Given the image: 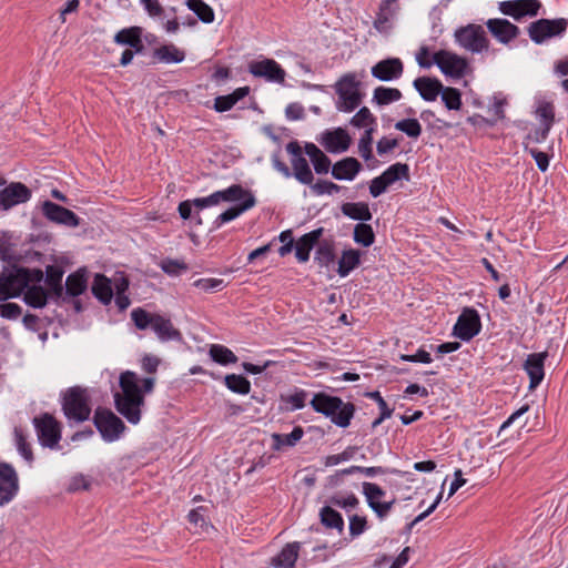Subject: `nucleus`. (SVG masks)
Masks as SVG:
<instances>
[{
	"label": "nucleus",
	"instance_id": "4d7b16f0",
	"mask_svg": "<svg viewBox=\"0 0 568 568\" xmlns=\"http://www.w3.org/2000/svg\"><path fill=\"white\" fill-rule=\"evenodd\" d=\"M329 504L346 510L354 509L358 506V498L351 494L347 497H343L341 495H334L329 498Z\"/></svg>",
	"mask_w": 568,
	"mask_h": 568
},
{
	"label": "nucleus",
	"instance_id": "1a4fd4ad",
	"mask_svg": "<svg viewBox=\"0 0 568 568\" xmlns=\"http://www.w3.org/2000/svg\"><path fill=\"white\" fill-rule=\"evenodd\" d=\"M568 28V21L564 18L539 19L528 27V34L536 44L545 42L547 39L561 36Z\"/></svg>",
	"mask_w": 568,
	"mask_h": 568
},
{
	"label": "nucleus",
	"instance_id": "c85d7f7f",
	"mask_svg": "<svg viewBox=\"0 0 568 568\" xmlns=\"http://www.w3.org/2000/svg\"><path fill=\"white\" fill-rule=\"evenodd\" d=\"M142 30L139 27H131L128 29H122L119 31L114 41L119 44H125L130 48L134 49L135 52H142L144 49L142 39H141Z\"/></svg>",
	"mask_w": 568,
	"mask_h": 568
},
{
	"label": "nucleus",
	"instance_id": "393cba45",
	"mask_svg": "<svg viewBox=\"0 0 568 568\" xmlns=\"http://www.w3.org/2000/svg\"><path fill=\"white\" fill-rule=\"evenodd\" d=\"M362 170L361 162L352 156L337 161L332 168V175L336 180L352 181Z\"/></svg>",
	"mask_w": 568,
	"mask_h": 568
},
{
	"label": "nucleus",
	"instance_id": "ddd939ff",
	"mask_svg": "<svg viewBox=\"0 0 568 568\" xmlns=\"http://www.w3.org/2000/svg\"><path fill=\"white\" fill-rule=\"evenodd\" d=\"M481 328L480 317L476 310L465 307L454 326V335L463 341H469Z\"/></svg>",
	"mask_w": 568,
	"mask_h": 568
},
{
	"label": "nucleus",
	"instance_id": "a19ab883",
	"mask_svg": "<svg viewBox=\"0 0 568 568\" xmlns=\"http://www.w3.org/2000/svg\"><path fill=\"white\" fill-rule=\"evenodd\" d=\"M321 523L327 528H334L342 531L344 528V520L342 515L333 509L331 506H324L320 513Z\"/></svg>",
	"mask_w": 568,
	"mask_h": 568
},
{
	"label": "nucleus",
	"instance_id": "37998d69",
	"mask_svg": "<svg viewBox=\"0 0 568 568\" xmlns=\"http://www.w3.org/2000/svg\"><path fill=\"white\" fill-rule=\"evenodd\" d=\"M381 176L385 180V182L390 185L400 179L408 180L409 179V168L406 163H395L392 164L387 170H385Z\"/></svg>",
	"mask_w": 568,
	"mask_h": 568
},
{
	"label": "nucleus",
	"instance_id": "3c124183",
	"mask_svg": "<svg viewBox=\"0 0 568 568\" xmlns=\"http://www.w3.org/2000/svg\"><path fill=\"white\" fill-rule=\"evenodd\" d=\"M13 433H14L16 445H17L19 453L28 463H32L33 462V453H32L30 444L27 442V437H26L24 433L22 432L21 428H18V427L14 428Z\"/></svg>",
	"mask_w": 568,
	"mask_h": 568
},
{
	"label": "nucleus",
	"instance_id": "423d86ee",
	"mask_svg": "<svg viewBox=\"0 0 568 568\" xmlns=\"http://www.w3.org/2000/svg\"><path fill=\"white\" fill-rule=\"evenodd\" d=\"M335 91L338 95L337 109L343 112L354 111L362 102V95L358 91V82L352 73L344 74L335 84Z\"/></svg>",
	"mask_w": 568,
	"mask_h": 568
},
{
	"label": "nucleus",
	"instance_id": "4c0bfd02",
	"mask_svg": "<svg viewBox=\"0 0 568 568\" xmlns=\"http://www.w3.org/2000/svg\"><path fill=\"white\" fill-rule=\"evenodd\" d=\"M155 59L164 63H180L185 59L184 51L174 44H164L156 48L153 52Z\"/></svg>",
	"mask_w": 568,
	"mask_h": 568
},
{
	"label": "nucleus",
	"instance_id": "338daca9",
	"mask_svg": "<svg viewBox=\"0 0 568 568\" xmlns=\"http://www.w3.org/2000/svg\"><path fill=\"white\" fill-rule=\"evenodd\" d=\"M397 146H398L397 139H389V138L383 136L377 142L376 150L379 155H384V154L393 151Z\"/></svg>",
	"mask_w": 568,
	"mask_h": 568
},
{
	"label": "nucleus",
	"instance_id": "e433bc0d",
	"mask_svg": "<svg viewBox=\"0 0 568 568\" xmlns=\"http://www.w3.org/2000/svg\"><path fill=\"white\" fill-rule=\"evenodd\" d=\"M361 263V253L358 250L349 248L345 250L342 253V256L338 261L337 273L339 276H347L355 267H357Z\"/></svg>",
	"mask_w": 568,
	"mask_h": 568
},
{
	"label": "nucleus",
	"instance_id": "8fccbe9b",
	"mask_svg": "<svg viewBox=\"0 0 568 568\" xmlns=\"http://www.w3.org/2000/svg\"><path fill=\"white\" fill-rule=\"evenodd\" d=\"M395 129L417 139L422 134V125L417 119H404L395 123Z\"/></svg>",
	"mask_w": 568,
	"mask_h": 568
},
{
	"label": "nucleus",
	"instance_id": "412c9836",
	"mask_svg": "<svg viewBox=\"0 0 568 568\" xmlns=\"http://www.w3.org/2000/svg\"><path fill=\"white\" fill-rule=\"evenodd\" d=\"M486 27L493 37L503 44H508L520 33L519 28L507 19H489Z\"/></svg>",
	"mask_w": 568,
	"mask_h": 568
},
{
	"label": "nucleus",
	"instance_id": "9b49d317",
	"mask_svg": "<svg viewBox=\"0 0 568 568\" xmlns=\"http://www.w3.org/2000/svg\"><path fill=\"white\" fill-rule=\"evenodd\" d=\"M433 62L444 74L456 79L464 77L468 69V61L465 58L446 50L435 52Z\"/></svg>",
	"mask_w": 568,
	"mask_h": 568
},
{
	"label": "nucleus",
	"instance_id": "cd10ccee",
	"mask_svg": "<svg viewBox=\"0 0 568 568\" xmlns=\"http://www.w3.org/2000/svg\"><path fill=\"white\" fill-rule=\"evenodd\" d=\"M63 270L57 265L45 267V283L52 297L59 300L63 297L64 288L62 285Z\"/></svg>",
	"mask_w": 568,
	"mask_h": 568
},
{
	"label": "nucleus",
	"instance_id": "5fc2aeb1",
	"mask_svg": "<svg viewBox=\"0 0 568 568\" xmlns=\"http://www.w3.org/2000/svg\"><path fill=\"white\" fill-rule=\"evenodd\" d=\"M375 123V118L368 108H361L357 113L351 119V124L355 128H366Z\"/></svg>",
	"mask_w": 568,
	"mask_h": 568
},
{
	"label": "nucleus",
	"instance_id": "f257e3e1",
	"mask_svg": "<svg viewBox=\"0 0 568 568\" xmlns=\"http://www.w3.org/2000/svg\"><path fill=\"white\" fill-rule=\"evenodd\" d=\"M121 393L114 394L116 410L131 424L136 425L141 420V407L144 405V394L153 390L155 379L145 377L142 379V388L134 372L125 371L119 381Z\"/></svg>",
	"mask_w": 568,
	"mask_h": 568
},
{
	"label": "nucleus",
	"instance_id": "79ce46f5",
	"mask_svg": "<svg viewBox=\"0 0 568 568\" xmlns=\"http://www.w3.org/2000/svg\"><path fill=\"white\" fill-rule=\"evenodd\" d=\"M209 353L211 358L221 365L235 364L237 362V356L230 348L220 344L211 345Z\"/></svg>",
	"mask_w": 568,
	"mask_h": 568
},
{
	"label": "nucleus",
	"instance_id": "052dcab7",
	"mask_svg": "<svg viewBox=\"0 0 568 568\" xmlns=\"http://www.w3.org/2000/svg\"><path fill=\"white\" fill-rule=\"evenodd\" d=\"M311 189L315 194L322 195L338 192L341 186L331 181L318 180L316 183L311 184Z\"/></svg>",
	"mask_w": 568,
	"mask_h": 568
},
{
	"label": "nucleus",
	"instance_id": "9d476101",
	"mask_svg": "<svg viewBox=\"0 0 568 568\" xmlns=\"http://www.w3.org/2000/svg\"><path fill=\"white\" fill-rule=\"evenodd\" d=\"M27 274L24 267L7 270L0 273V302L18 297L22 294L28 286Z\"/></svg>",
	"mask_w": 568,
	"mask_h": 568
},
{
	"label": "nucleus",
	"instance_id": "c03bdc74",
	"mask_svg": "<svg viewBox=\"0 0 568 568\" xmlns=\"http://www.w3.org/2000/svg\"><path fill=\"white\" fill-rule=\"evenodd\" d=\"M353 239L355 243L368 247L375 242V233L369 224L357 223L354 227Z\"/></svg>",
	"mask_w": 568,
	"mask_h": 568
},
{
	"label": "nucleus",
	"instance_id": "2f4dec72",
	"mask_svg": "<svg viewBox=\"0 0 568 568\" xmlns=\"http://www.w3.org/2000/svg\"><path fill=\"white\" fill-rule=\"evenodd\" d=\"M255 197L253 194H248L247 199L245 201H242L241 203H237L236 205L227 209L223 213H221L216 220L214 221V224L216 227H220L222 224L233 221L236 217H239L242 213L250 210L255 205Z\"/></svg>",
	"mask_w": 568,
	"mask_h": 568
},
{
	"label": "nucleus",
	"instance_id": "e2e57ef3",
	"mask_svg": "<svg viewBox=\"0 0 568 568\" xmlns=\"http://www.w3.org/2000/svg\"><path fill=\"white\" fill-rule=\"evenodd\" d=\"M21 313V307L16 303H4L0 305V316L3 318L16 320Z\"/></svg>",
	"mask_w": 568,
	"mask_h": 568
},
{
	"label": "nucleus",
	"instance_id": "b1692460",
	"mask_svg": "<svg viewBox=\"0 0 568 568\" xmlns=\"http://www.w3.org/2000/svg\"><path fill=\"white\" fill-rule=\"evenodd\" d=\"M324 233L323 227L315 229L304 235H302L295 244V256L298 262L305 263L310 258V253L313 247L320 242Z\"/></svg>",
	"mask_w": 568,
	"mask_h": 568
},
{
	"label": "nucleus",
	"instance_id": "20e7f679",
	"mask_svg": "<svg viewBox=\"0 0 568 568\" xmlns=\"http://www.w3.org/2000/svg\"><path fill=\"white\" fill-rule=\"evenodd\" d=\"M62 410L68 420L83 423L90 418V397L85 388L73 386L62 396Z\"/></svg>",
	"mask_w": 568,
	"mask_h": 568
},
{
	"label": "nucleus",
	"instance_id": "f704fd0d",
	"mask_svg": "<svg viewBox=\"0 0 568 568\" xmlns=\"http://www.w3.org/2000/svg\"><path fill=\"white\" fill-rule=\"evenodd\" d=\"M341 210L345 216L361 221V223L372 220L369 206L365 202H347L342 205Z\"/></svg>",
	"mask_w": 568,
	"mask_h": 568
},
{
	"label": "nucleus",
	"instance_id": "f3484780",
	"mask_svg": "<svg viewBox=\"0 0 568 568\" xmlns=\"http://www.w3.org/2000/svg\"><path fill=\"white\" fill-rule=\"evenodd\" d=\"M31 197V191L21 182H12L0 191V209L8 211L11 207L26 203Z\"/></svg>",
	"mask_w": 568,
	"mask_h": 568
},
{
	"label": "nucleus",
	"instance_id": "c9c22d12",
	"mask_svg": "<svg viewBox=\"0 0 568 568\" xmlns=\"http://www.w3.org/2000/svg\"><path fill=\"white\" fill-rule=\"evenodd\" d=\"M87 290V274L85 270H78L71 273L65 281V294L68 296H79Z\"/></svg>",
	"mask_w": 568,
	"mask_h": 568
},
{
	"label": "nucleus",
	"instance_id": "ea45409f",
	"mask_svg": "<svg viewBox=\"0 0 568 568\" xmlns=\"http://www.w3.org/2000/svg\"><path fill=\"white\" fill-rule=\"evenodd\" d=\"M402 92L396 88L377 87L373 93V102L378 105H387L402 99Z\"/></svg>",
	"mask_w": 568,
	"mask_h": 568
},
{
	"label": "nucleus",
	"instance_id": "6ab92c4d",
	"mask_svg": "<svg viewBox=\"0 0 568 568\" xmlns=\"http://www.w3.org/2000/svg\"><path fill=\"white\" fill-rule=\"evenodd\" d=\"M1 496L0 506L10 503L19 490V479L14 468L8 463H0Z\"/></svg>",
	"mask_w": 568,
	"mask_h": 568
},
{
	"label": "nucleus",
	"instance_id": "5701e85b",
	"mask_svg": "<svg viewBox=\"0 0 568 568\" xmlns=\"http://www.w3.org/2000/svg\"><path fill=\"white\" fill-rule=\"evenodd\" d=\"M321 144L329 153H341L349 148L351 138L345 130L338 128L334 131H325Z\"/></svg>",
	"mask_w": 568,
	"mask_h": 568
},
{
	"label": "nucleus",
	"instance_id": "09e8293b",
	"mask_svg": "<svg viewBox=\"0 0 568 568\" xmlns=\"http://www.w3.org/2000/svg\"><path fill=\"white\" fill-rule=\"evenodd\" d=\"M223 202L229 203H241L245 201L248 194H252L250 191L244 190L240 184H233L230 187L222 190Z\"/></svg>",
	"mask_w": 568,
	"mask_h": 568
},
{
	"label": "nucleus",
	"instance_id": "473e14b6",
	"mask_svg": "<svg viewBox=\"0 0 568 568\" xmlns=\"http://www.w3.org/2000/svg\"><path fill=\"white\" fill-rule=\"evenodd\" d=\"M300 544H287L281 552L273 558L272 565L276 568H294L298 557Z\"/></svg>",
	"mask_w": 568,
	"mask_h": 568
},
{
	"label": "nucleus",
	"instance_id": "39448f33",
	"mask_svg": "<svg viewBox=\"0 0 568 568\" xmlns=\"http://www.w3.org/2000/svg\"><path fill=\"white\" fill-rule=\"evenodd\" d=\"M455 41L471 53H483L489 49V40L480 24L469 23L455 31Z\"/></svg>",
	"mask_w": 568,
	"mask_h": 568
},
{
	"label": "nucleus",
	"instance_id": "680f3d73",
	"mask_svg": "<svg viewBox=\"0 0 568 568\" xmlns=\"http://www.w3.org/2000/svg\"><path fill=\"white\" fill-rule=\"evenodd\" d=\"M366 525H367V521H366L365 517H362L358 515L351 516L349 517V534H351V536L356 537V536H359L361 534H363L366 529Z\"/></svg>",
	"mask_w": 568,
	"mask_h": 568
},
{
	"label": "nucleus",
	"instance_id": "0eeeda50",
	"mask_svg": "<svg viewBox=\"0 0 568 568\" xmlns=\"http://www.w3.org/2000/svg\"><path fill=\"white\" fill-rule=\"evenodd\" d=\"M33 425L39 442L43 447H48L50 449L58 447L59 442L61 440V424L53 415L43 413L33 418Z\"/></svg>",
	"mask_w": 568,
	"mask_h": 568
},
{
	"label": "nucleus",
	"instance_id": "864d4df0",
	"mask_svg": "<svg viewBox=\"0 0 568 568\" xmlns=\"http://www.w3.org/2000/svg\"><path fill=\"white\" fill-rule=\"evenodd\" d=\"M186 7L191 11H193L202 22L212 23L214 21V11L205 2L197 3V4L196 3H186Z\"/></svg>",
	"mask_w": 568,
	"mask_h": 568
},
{
	"label": "nucleus",
	"instance_id": "58836bf2",
	"mask_svg": "<svg viewBox=\"0 0 568 568\" xmlns=\"http://www.w3.org/2000/svg\"><path fill=\"white\" fill-rule=\"evenodd\" d=\"M304 435V430L301 426H296L293 428V430L287 435L282 434H273L272 440H273V449L280 450L284 446H294Z\"/></svg>",
	"mask_w": 568,
	"mask_h": 568
},
{
	"label": "nucleus",
	"instance_id": "13d9d810",
	"mask_svg": "<svg viewBox=\"0 0 568 568\" xmlns=\"http://www.w3.org/2000/svg\"><path fill=\"white\" fill-rule=\"evenodd\" d=\"M193 285L203 292H219L224 287V282L221 278H200Z\"/></svg>",
	"mask_w": 568,
	"mask_h": 568
},
{
	"label": "nucleus",
	"instance_id": "a211bd4d",
	"mask_svg": "<svg viewBox=\"0 0 568 568\" xmlns=\"http://www.w3.org/2000/svg\"><path fill=\"white\" fill-rule=\"evenodd\" d=\"M42 213L49 221L57 224L69 227H77L80 225V219L71 210L51 201L43 202Z\"/></svg>",
	"mask_w": 568,
	"mask_h": 568
},
{
	"label": "nucleus",
	"instance_id": "bf43d9fd",
	"mask_svg": "<svg viewBox=\"0 0 568 568\" xmlns=\"http://www.w3.org/2000/svg\"><path fill=\"white\" fill-rule=\"evenodd\" d=\"M356 449H357L356 447L349 446L341 454L329 455L325 458L324 464H325V466L331 467V466L338 465L342 462H347L354 457Z\"/></svg>",
	"mask_w": 568,
	"mask_h": 568
},
{
	"label": "nucleus",
	"instance_id": "49530a36",
	"mask_svg": "<svg viewBox=\"0 0 568 568\" xmlns=\"http://www.w3.org/2000/svg\"><path fill=\"white\" fill-rule=\"evenodd\" d=\"M226 387L233 393L246 395L251 390V383L242 375L229 374L224 378Z\"/></svg>",
	"mask_w": 568,
	"mask_h": 568
},
{
	"label": "nucleus",
	"instance_id": "69168bd1",
	"mask_svg": "<svg viewBox=\"0 0 568 568\" xmlns=\"http://www.w3.org/2000/svg\"><path fill=\"white\" fill-rule=\"evenodd\" d=\"M314 170L317 174H326L329 171L331 166V160L323 152L320 154V156H316L312 160Z\"/></svg>",
	"mask_w": 568,
	"mask_h": 568
},
{
	"label": "nucleus",
	"instance_id": "c756f323",
	"mask_svg": "<svg viewBox=\"0 0 568 568\" xmlns=\"http://www.w3.org/2000/svg\"><path fill=\"white\" fill-rule=\"evenodd\" d=\"M536 115L541 123L540 138L547 139L555 122V106L551 102L541 101L536 109Z\"/></svg>",
	"mask_w": 568,
	"mask_h": 568
},
{
	"label": "nucleus",
	"instance_id": "a18cd8bd",
	"mask_svg": "<svg viewBox=\"0 0 568 568\" xmlns=\"http://www.w3.org/2000/svg\"><path fill=\"white\" fill-rule=\"evenodd\" d=\"M335 252H334V243L332 241H322L315 253V261L322 267H327L332 262H334Z\"/></svg>",
	"mask_w": 568,
	"mask_h": 568
},
{
	"label": "nucleus",
	"instance_id": "dca6fc26",
	"mask_svg": "<svg viewBox=\"0 0 568 568\" xmlns=\"http://www.w3.org/2000/svg\"><path fill=\"white\" fill-rule=\"evenodd\" d=\"M248 71L255 78H263L274 83H284L286 77L285 70L273 59L252 61L248 64Z\"/></svg>",
	"mask_w": 568,
	"mask_h": 568
},
{
	"label": "nucleus",
	"instance_id": "f8f14e48",
	"mask_svg": "<svg viewBox=\"0 0 568 568\" xmlns=\"http://www.w3.org/2000/svg\"><path fill=\"white\" fill-rule=\"evenodd\" d=\"M286 151L292 155V175H294L300 183L311 185L314 181V175L306 159L302 154V148L298 142L291 141L287 143Z\"/></svg>",
	"mask_w": 568,
	"mask_h": 568
},
{
	"label": "nucleus",
	"instance_id": "6e6d98bb",
	"mask_svg": "<svg viewBox=\"0 0 568 568\" xmlns=\"http://www.w3.org/2000/svg\"><path fill=\"white\" fill-rule=\"evenodd\" d=\"M373 131H374L373 128H368L364 132L363 136L361 138V140L358 142L359 155L366 161H368L373 158V154H372Z\"/></svg>",
	"mask_w": 568,
	"mask_h": 568
},
{
	"label": "nucleus",
	"instance_id": "aec40b11",
	"mask_svg": "<svg viewBox=\"0 0 568 568\" xmlns=\"http://www.w3.org/2000/svg\"><path fill=\"white\" fill-rule=\"evenodd\" d=\"M404 72V64L399 58H387L378 61L371 69L372 75L383 82L399 79Z\"/></svg>",
	"mask_w": 568,
	"mask_h": 568
},
{
	"label": "nucleus",
	"instance_id": "603ef678",
	"mask_svg": "<svg viewBox=\"0 0 568 568\" xmlns=\"http://www.w3.org/2000/svg\"><path fill=\"white\" fill-rule=\"evenodd\" d=\"M161 270L171 276H178L182 272L187 271V265L181 260L164 258L160 264Z\"/></svg>",
	"mask_w": 568,
	"mask_h": 568
},
{
	"label": "nucleus",
	"instance_id": "f03ea898",
	"mask_svg": "<svg viewBox=\"0 0 568 568\" xmlns=\"http://www.w3.org/2000/svg\"><path fill=\"white\" fill-rule=\"evenodd\" d=\"M312 408L328 417L333 424L346 428L349 426L355 414V405L351 402H343L337 396H331L325 393H317L311 400Z\"/></svg>",
	"mask_w": 568,
	"mask_h": 568
},
{
	"label": "nucleus",
	"instance_id": "bb28decb",
	"mask_svg": "<svg viewBox=\"0 0 568 568\" xmlns=\"http://www.w3.org/2000/svg\"><path fill=\"white\" fill-rule=\"evenodd\" d=\"M413 84L425 101H435L443 90L440 81L429 77L417 78Z\"/></svg>",
	"mask_w": 568,
	"mask_h": 568
},
{
	"label": "nucleus",
	"instance_id": "6e6552de",
	"mask_svg": "<svg viewBox=\"0 0 568 568\" xmlns=\"http://www.w3.org/2000/svg\"><path fill=\"white\" fill-rule=\"evenodd\" d=\"M93 423L105 442H114L120 438L125 425L110 409L98 408L93 416Z\"/></svg>",
	"mask_w": 568,
	"mask_h": 568
},
{
	"label": "nucleus",
	"instance_id": "7ed1b4c3",
	"mask_svg": "<svg viewBox=\"0 0 568 568\" xmlns=\"http://www.w3.org/2000/svg\"><path fill=\"white\" fill-rule=\"evenodd\" d=\"M131 318L139 329L152 328L161 342L182 341L181 332L174 327L170 318L149 313L141 307L131 312Z\"/></svg>",
	"mask_w": 568,
	"mask_h": 568
},
{
	"label": "nucleus",
	"instance_id": "0e129e2a",
	"mask_svg": "<svg viewBox=\"0 0 568 568\" xmlns=\"http://www.w3.org/2000/svg\"><path fill=\"white\" fill-rule=\"evenodd\" d=\"M235 104V99H233L231 94L220 95L214 100V110L216 112H225L231 110Z\"/></svg>",
	"mask_w": 568,
	"mask_h": 568
},
{
	"label": "nucleus",
	"instance_id": "a878e982",
	"mask_svg": "<svg viewBox=\"0 0 568 568\" xmlns=\"http://www.w3.org/2000/svg\"><path fill=\"white\" fill-rule=\"evenodd\" d=\"M396 2L397 0H382L373 23L378 32H386L389 29L390 19L394 18L399 9Z\"/></svg>",
	"mask_w": 568,
	"mask_h": 568
},
{
	"label": "nucleus",
	"instance_id": "de8ad7c7",
	"mask_svg": "<svg viewBox=\"0 0 568 568\" xmlns=\"http://www.w3.org/2000/svg\"><path fill=\"white\" fill-rule=\"evenodd\" d=\"M442 100L448 110H459L462 106V95L458 89L444 88L440 91Z\"/></svg>",
	"mask_w": 568,
	"mask_h": 568
},
{
	"label": "nucleus",
	"instance_id": "4be33fe9",
	"mask_svg": "<svg viewBox=\"0 0 568 568\" xmlns=\"http://www.w3.org/2000/svg\"><path fill=\"white\" fill-rule=\"evenodd\" d=\"M548 353H532L529 354L525 361L524 368L527 372L529 376V388L534 389L536 388L541 381L544 379L545 372H544V365L545 359L547 358Z\"/></svg>",
	"mask_w": 568,
	"mask_h": 568
},
{
	"label": "nucleus",
	"instance_id": "72a5a7b5",
	"mask_svg": "<svg viewBox=\"0 0 568 568\" xmlns=\"http://www.w3.org/2000/svg\"><path fill=\"white\" fill-rule=\"evenodd\" d=\"M22 293L24 303L33 308L44 307L48 303L49 296L51 295L39 285L27 286Z\"/></svg>",
	"mask_w": 568,
	"mask_h": 568
},
{
	"label": "nucleus",
	"instance_id": "7c9ffc66",
	"mask_svg": "<svg viewBox=\"0 0 568 568\" xmlns=\"http://www.w3.org/2000/svg\"><path fill=\"white\" fill-rule=\"evenodd\" d=\"M91 292L102 304L108 305L113 297L111 281L103 274H95Z\"/></svg>",
	"mask_w": 568,
	"mask_h": 568
},
{
	"label": "nucleus",
	"instance_id": "774afa93",
	"mask_svg": "<svg viewBox=\"0 0 568 568\" xmlns=\"http://www.w3.org/2000/svg\"><path fill=\"white\" fill-rule=\"evenodd\" d=\"M388 186L389 185L385 182V180L381 175L376 176L371 182L369 193L372 194L373 197H377L381 194H383Z\"/></svg>",
	"mask_w": 568,
	"mask_h": 568
},
{
	"label": "nucleus",
	"instance_id": "2eb2a0df",
	"mask_svg": "<svg viewBox=\"0 0 568 568\" xmlns=\"http://www.w3.org/2000/svg\"><path fill=\"white\" fill-rule=\"evenodd\" d=\"M540 8L541 3L538 0H507L498 3L499 11L516 21L526 16L536 17Z\"/></svg>",
	"mask_w": 568,
	"mask_h": 568
},
{
	"label": "nucleus",
	"instance_id": "4468645a",
	"mask_svg": "<svg viewBox=\"0 0 568 568\" xmlns=\"http://www.w3.org/2000/svg\"><path fill=\"white\" fill-rule=\"evenodd\" d=\"M363 494L366 498L368 507L376 514L379 519H383L388 515L396 501L395 498L388 501H381L379 499L383 498L386 493L377 484L374 483H363Z\"/></svg>",
	"mask_w": 568,
	"mask_h": 568
}]
</instances>
